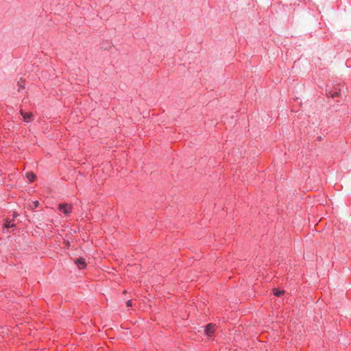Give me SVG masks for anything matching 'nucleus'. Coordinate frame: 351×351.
Masks as SVG:
<instances>
[{
    "mask_svg": "<svg viewBox=\"0 0 351 351\" xmlns=\"http://www.w3.org/2000/svg\"><path fill=\"white\" fill-rule=\"evenodd\" d=\"M126 305H127V306H128V307H130V306H132V300H128V301L127 302V303H126Z\"/></svg>",
    "mask_w": 351,
    "mask_h": 351,
    "instance_id": "9",
    "label": "nucleus"
},
{
    "mask_svg": "<svg viewBox=\"0 0 351 351\" xmlns=\"http://www.w3.org/2000/svg\"><path fill=\"white\" fill-rule=\"evenodd\" d=\"M284 293V291H280L279 289H274V295L277 296V297H280V295H282V294Z\"/></svg>",
    "mask_w": 351,
    "mask_h": 351,
    "instance_id": "8",
    "label": "nucleus"
},
{
    "mask_svg": "<svg viewBox=\"0 0 351 351\" xmlns=\"http://www.w3.org/2000/svg\"><path fill=\"white\" fill-rule=\"evenodd\" d=\"M328 95L332 98L341 97V88L339 86H335L333 89L328 92Z\"/></svg>",
    "mask_w": 351,
    "mask_h": 351,
    "instance_id": "2",
    "label": "nucleus"
},
{
    "mask_svg": "<svg viewBox=\"0 0 351 351\" xmlns=\"http://www.w3.org/2000/svg\"><path fill=\"white\" fill-rule=\"evenodd\" d=\"M26 176L29 181L31 182H33L36 178V175L32 172L27 173Z\"/></svg>",
    "mask_w": 351,
    "mask_h": 351,
    "instance_id": "6",
    "label": "nucleus"
},
{
    "mask_svg": "<svg viewBox=\"0 0 351 351\" xmlns=\"http://www.w3.org/2000/svg\"><path fill=\"white\" fill-rule=\"evenodd\" d=\"M58 209L65 215H69L72 212L73 206L70 204H60Z\"/></svg>",
    "mask_w": 351,
    "mask_h": 351,
    "instance_id": "1",
    "label": "nucleus"
},
{
    "mask_svg": "<svg viewBox=\"0 0 351 351\" xmlns=\"http://www.w3.org/2000/svg\"><path fill=\"white\" fill-rule=\"evenodd\" d=\"M33 204H34V207L36 208V207L38 206L39 202H38V201H35V202H33Z\"/></svg>",
    "mask_w": 351,
    "mask_h": 351,
    "instance_id": "10",
    "label": "nucleus"
},
{
    "mask_svg": "<svg viewBox=\"0 0 351 351\" xmlns=\"http://www.w3.org/2000/svg\"><path fill=\"white\" fill-rule=\"evenodd\" d=\"M15 226V224L12 223L11 221L6 220L4 223V228H13Z\"/></svg>",
    "mask_w": 351,
    "mask_h": 351,
    "instance_id": "7",
    "label": "nucleus"
},
{
    "mask_svg": "<svg viewBox=\"0 0 351 351\" xmlns=\"http://www.w3.org/2000/svg\"><path fill=\"white\" fill-rule=\"evenodd\" d=\"M20 113L25 122L29 123L33 120V114L32 112H25L23 110H21Z\"/></svg>",
    "mask_w": 351,
    "mask_h": 351,
    "instance_id": "3",
    "label": "nucleus"
},
{
    "mask_svg": "<svg viewBox=\"0 0 351 351\" xmlns=\"http://www.w3.org/2000/svg\"><path fill=\"white\" fill-rule=\"evenodd\" d=\"M216 328L215 324H209L206 326L205 332L208 337H212Z\"/></svg>",
    "mask_w": 351,
    "mask_h": 351,
    "instance_id": "4",
    "label": "nucleus"
},
{
    "mask_svg": "<svg viewBox=\"0 0 351 351\" xmlns=\"http://www.w3.org/2000/svg\"><path fill=\"white\" fill-rule=\"evenodd\" d=\"M75 263L80 269H83L86 268V263L85 259L83 258H77L75 260Z\"/></svg>",
    "mask_w": 351,
    "mask_h": 351,
    "instance_id": "5",
    "label": "nucleus"
}]
</instances>
